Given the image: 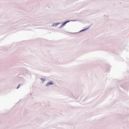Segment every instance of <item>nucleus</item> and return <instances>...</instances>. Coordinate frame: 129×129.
I'll return each mask as SVG.
<instances>
[{
	"instance_id": "obj_1",
	"label": "nucleus",
	"mask_w": 129,
	"mask_h": 129,
	"mask_svg": "<svg viewBox=\"0 0 129 129\" xmlns=\"http://www.w3.org/2000/svg\"><path fill=\"white\" fill-rule=\"evenodd\" d=\"M53 83L52 82H48L46 84V86H48L49 85H53Z\"/></svg>"
},
{
	"instance_id": "obj_2",
	"label": "nucleus",
	"mask_w": 129,
	"mask_h": 129,
	"mask_svg": "<svg viewBox=\"0 0 129 129\" xmlns=\"http://www.w3.org/2000/svg\"><path fill=\"white\" fill-rule=\"evenodd\" d=\"M69 21H66L65 22H64V23H63V24L62 25V26H64V25L67 23H68Z\"/></svg>"
},
{
	"instance_id": "obj_4",
	"label": "nucleus",
	"mask_w": 129,
	"mask_h": 129,
	"mask_svg": "<svg viewBox=\"0 0 129 129\" xmlns=\"http://www.w3.org/2000/svg\"><path fill=\"white\" fill-rule=\"evenodd\" d=\"M19 86H20V85H19V86L17 87V89H18L19 88Z\"/></svg>"
},
{
	"instance_id": "obj_3",
	"label": "nucleus",
	"mask_w": 129,
	"mask_h": 129,
	"mask_svg": "<svg viewBox=\"0 0 129 129\" xmlns=\"http://www.w3.org/2000/svg\"><path fill=\"white\" fill-rule=\"evenodd\" d=\"M56 25H56V24H54L53 26H56Z\"/></svg>"
}]
</instances>
